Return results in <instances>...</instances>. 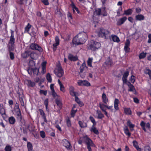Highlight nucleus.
I'll list each match as a JSON object with an SVG mask.
<instances>
[{
  "label": "nucleus",
  "mask_w": 151,
  "mask_h": 151,
  "mask_svg": "<svg viewBox=\"0 0 151 151\" xmlns=\"http://www.w3.org/2000/svg\"><path fill=\"white\" fill-rule=\"evenodd\" d=\"M87 39V35L86 33L83 32L79 33L73 39V46L76 47L84 43Z\"/></svg>",
  "instance_id": "1"
},
{
  "label": "nucleus",
  "mask_w": 151,
  "mask_h": 151,
  "mask_svg": "<svg viewBox=\"0 0 151 151\" xmlns=\"http://www.w3.org/2000/svg\"><path fill=\"white\" fill-rule=\"evenodd\" d=\"M101 43L93 40H91L89 42L88 49L92 51H95L101 47Z\"/></svg>",
  "instance_id": "2"
},
{
  "label": "nucleus",
  "mask_w": 151,
  "mask_h": 151,
  "mask_svg": "<svg viewBox=\"0 0 151 151\" xmlns=\"http://www.w3.org/2000/svg\"><path fill=\"white\" fill-rule=\"evenodd\" d=\"M110 33V31L108 30L101 28L98 32V35L100 37L107 39V36L109 35Z\"/></svg>",
  "instance_id": "3"
},
{
  "label": "nucleus",
  "mask_w": 151,
  "mask_h": 151,
  "mask_svg": "<svg viewBox=\"0 0 151 151\" xmlns=\"http://www.w3.org/2000/svg\"><path fill=\"white\" fill-rule=\"evenodd\" d=\"M83 138L85 139V143L87 145V148L88 151H92L91 147H95V144L91 139L87 136L84 137Z\"/></svg>",
  "instance_id": "4"
},
{
  "label": "nucleus",
  "mask_w": 151,
  "mask_h": 151,
  "mask_svg": "<svg viewBox=\"0 0 151 151\" xmlns=\"http://www.w3.org/2000/svg\"><path fill=\"white\" fill-rule=\"evenodd\" d=\"M57 71L55 72L56 76L59 78H60L63 76L64 74V71L60 64L58 65L57 66Z\"/></svg>",
  "instance_id": "5"
},
{
  "label": "nucleus",
  "mask_w": 151,
  "mask_h": 151,
  "mask_svg": "<svg viewBox=\"0 0 151 151\" xmlns=\"http://www.w3.org/2000/svg\"><path fill=\"white\" fill-rule=\"evenodd\" d=\"M30 48L31 49L33 50H37L40 52L42 51V49L39 45L37 44L32 43L31 44Z\"/></svg>",
  "instance_id": "6"
},
{
  "label": "nucleus",
  "mask_w": 151,
  "mask_h": 151,
  "mask_svg": "<svg viewBox=\"0 0 151 151\" xmlns=\"http://www.w3.org/2000/svg\"><path fill=\"white\" fill-rule=\"evenodd\" d=\"M78 84L79 86H91V84L88 81L86 80H79L78 81Z\"/></svg>",
  "instance_id": "7"
},
{
  "label": "nucleus",
  "mask_w": 151,
  "mask_h": 151,
  "mask_svg": "<svg viewBox=\"0 0 151 151\" xmlns=\"http://www.w3.org/2000/svg\"><path fill=\"white\" fill-rule=\"evenodd\" d=\"M63 145L68 149L70 150L72 148V146L70 141L66 139H64L62 140Z\"/></svg>",
  "instance_id": "8"
},
{
  "label": "nucleus",
  "mask_w": 151,
  "mask_h": 151,
  "mask_svg": "<svg viewBox=\"0 0 151 151\" xmlns=\"http://www.w3.org/2000/svg\"><path fill=\"white\" fill-rule=\"evenodd\" d=\"M140 125L141 126L142 129L145 132H146V130L145 128V126L147 128L150 129V124L149 123H147L146 124L145 122L143 121H142L140 123Z\"/></svg>",
  "instance_id": "9"
},
{
  "label": "nucleus",
  "mask_w": 151,
  "mask_h": 151,
  "mask_svg": "<svg viewBox=\"0 0 151 151\" xmlns=\"http://www.w3.org/2000/svg\"><path fill=\"white\" fill-rule=\"evenodd\" d=\"M69 93L70 95L72 96H77L78 93L74 91V88L73 86H70L69 88Z\"/></svg>",
  "instance_id": "10"
},
{
  "label": "nucleus",
  "mask_w": 151,
  "mask_h": 151,
  "mask_svg": "<svg viewBox=\"0 0 151 151\" xmlns=\"http://www.w3.org/2000/svg\"><path fill=\"white\" fill-rule=\"evenodd\" d=\"M68 59L71 61H75L78 60V56L76 55L75 56L71 54H69L68 56Z\"/></svg>",
  "instance_id": "11"
},
{
  "label": "nucleus",
  "mask_w": 151,
  "mask_h": 151,
  "mask_svg": "<svg viewBox=\"0 0 151 151\" xmlns=\"http://www.w3.org/2000/svg\"><path fill=\"white\" fill-rule=\"evenodd\" d=\"M11 35L9 42V44H14L15 40L14 35V31L12 30H11Z\"/></svg>",
  "instance_id": "12"
},
{
  "label": "nucleus",
  "mask_w": 151,
  "mask_h": 151,
  "mask_svg": "<svg viewBox=\"0 0 151 151\" xmlns=\"http://www.w3.org/2000/svg\"><path fill=\"white\" fill-rule=\"evenodd\" d=\"M55 101L56 104L58 106V109H59V111L62 108L63 104L62 101L60 99H55Z\"/></svg>",
  "instance_id": "13"
},
{
  "label": "nucleus",
  "mask_w": 151,
  "mask_h": 151,
  "mask_svg": "<svg viewBox=\"0 0 151 151\" xmlns=\"http://www.w3.org/2000/svg\"><path fill=\"white\" fill-rule=\"evenodd\" d=\"M129 75V72L128 71H125L123 75L122 78V80L123 83H126L127 81V77Z\"/></svg>",
  "instance_id": "14"
},
{
  "label": "nucleus",
  "mask_w": 151,
  "mask_h": 151,
  "mask_svg": "<svg viewBox=\"0 0 151 151\" xmlns=\"http://www.w3.org/2000/svg\"><path fill=\"white\" fill-rule=\"evenodd\" d=\"M127 19L126 17H123L119 19L117 21L116 24L117 26H120L123 24Z\"/></svg>",
  "instance_id": "15"
},
{
  "label": "nucleus",
  "mask_w": 151,
  "mask_h": 151,
  "mask_svg": "<svg viewBox=\"0 0 151 151\" xmlns=\"http://www.w3.org/2000/svg\"><path fill=\"white\" fill-rule=\"evenodd\" d=\"M132 143L134 147L138 151H142V149L139 147L138 143L136 140H133L132 142Z\"/></svg>",
  "instance_id": "16"
},
{
  "label": "nucleus",
  "mask_w": 151,
  "mask_h": 151,
  "mask_svg": "<svg viewBox=\"0 0 151 151\" xmlns=\"http://www.w3.org/2000/svg\"><path fill=\"white\" fill-rule=\"evenodd\" d=\"M101 97L103 102L104 104H107L109 101V99L104 92L102 94Z\"/></svg>",
  "instance_id": "17"
},
{
  "label": "nucleus",
  "mask_w": 151,
  "mask_h": 151,
  "mask_svg": "<svg viewBox=\"0 0 151 151\" xmlns=\"http://www.w3.org/2000/svg\"><path fill=\"white\" fill-rule=\"evenodd\" d=\"M144 16L142 14H138L135 16V19L136 21H141L145 19Z\"/></svg>",
  "instance_id": "18"
},
{
  "label": "nucleus",
  "mask_w": 151,
  "mask_h": 151,
  "mask_svg": "<svg viewBox=\"0 0 151 151\" xmlns=\"http://www.w3.org/2000/svg\"><path fill=\"white\" fill-rule=\"evenodd\" d=\"M127 85L129 88V89L128 90L129 91L131 92H136V90L134 86L131 84L130 82H128V83Z\"/></svg>",
  "instance_id": "19"
},
{
  "label": "nucleus",
  "mask_w": 151,
  "mask_h": 151,
  "mask_svg": "<svg viewBox=\"0 0 151 151\" xmlns=\"http://www.w3.org/2000/svg\"><path fill=\"white\" fill-rule=\"evenodd\" d=\"M87 69H88V67L86 66L85 62L84 61L80 67V73H82L84 70H86Z\"/></svg>",
  "instance_id": "20"
},
{
  "label": "nucleus",
  "mask_w": 151,
  "mask_h": 151,
  "mask_svg": "<svg viewBox=\"0 0 151 151\" xmlns=\"http://www.w3.org/2000/svg\"><path fill=\"white\" fill-rule=\"evenodd\" d=\"M119 103V100L117 99H115L114 101V108L116 110H119V107H118V104Z\"/></svg>",
  "instance_id": "21"
},
{
  "label": "nucleus",
  "mask_w": 151,
  "mask_h": 151,
  "mask_svg": "<svg viewBox=\"0 0 151 151\" xmlns=\"http://www.w3.org/2000/svg\"><path fill=\"white\" fill-rule=\"evenodd\" d=\"M97 114L98 115L97 118L98 119H101L104 117V115L102 113L101 111L97 110L96 111Z\"/></svg>",
  "instance_id": "22"
},
{
  "label": "nucleus",
  "mask_w": 151,
  "mask_h": 151,
  "mask_svg": "<svg viewBox=\"0 0 151 151\" xmlns=\"http://www.w3.org/2000/svg\"><path fill=\"white\" fill-rule=\"evenodd\" d=\"M0 114L4 119L6 117V115L4 108L0 109Z\"/></svg>",
  "instance_id": "23"
},
{
  "label": "nucleus",
  "mask_w": 151,
  "mask_h": 151,
  "mask_svg": "<svg viewBox=\"0 0 151 151\" xmlns=\"http://www.w3.org/2000/svg\"><path fill=\"white\" fill-rule=\"evenodd\" d=\"M35 128L34 126L32 123H30L28 125L27 128L30 132L34 131Z\"/></svg>",
  "instance_id": "24"
},
{
  "label": "nucleus",
  "mask_w": 151,
  "mask_h": 151,
  "mask_svg": "<svg viewBox=\"0 0 151 151\" xmlns=\"http://www.w3.org/2000/svg\"><path fill=\"white\" fill-rule=\"evenodd\" d=\"M112 40L114 42H119L120 41L119 39L117 36L112 35L111 36Z\"/></svg>",
  "instance_id": "25"
},
{
  "label": "nucleus",
  "mask_w": 151,
  "mask_h": 151,
  "mask_svg": "<svg viewBox=\"0 0 151 151\" xmlns=\"http://www.w3.org/2000/svg\"><path fill=\"white\" fill-rule=\"evenodd\" d=\"M124 113L126 115H131L132 112L130 108H125L124 109Z\"/></svg>",
  "instance_id": "26"
},
{
  "label": "nucleus",
  "mask_w": 151,
  "mask_h": 151,
  "mask_svg": "<svg viewBox=\"0 0 151 151\" xmlns=\"http://www.w3.org/2000/svg\"><path fill=\"white\" fill-rule=\"evenodd\" d=\"M95 126H96L92 125L90 131L91 132H93L94 134L98 135L99 134V132L98 130L97 129Z\"/></svg>",
  "instance_id": "27"
},
{
  "label": "nucleus",
  "mask_w": 151,
  "mask_h": 151,
  "mask_svg": "<svg viewBox=\"0 0 151 151\" xmlns=\"http://www.w3.org/2000/svg\"><path fill=\"white\" fill-rule=\"evenodd\" d=\"M46 62H42L41 64L42 68V73L43 74L45 73L46 72Z\"/></svg>",
  "instance_id": "28"
},
{
  "label": "nucleus",
  "mask_w": 151,
  "mask_h": 151,
  "mask_svg": "<svg viewBox=\"0 0 151 151\" xmlns=\"http://www.w3.org/2000/svg\"><path fill=\"white\" fill-rule=\"evenodd\" d=\"M8 121L10 124H14L16 122V119L13 116H11L8 119Z\"/></svg>",
  "instance_id": "29"
},
{
  "label": "nucleus",
  "mask_w": 151,
  "mask_h": 151,
  "mask_svg": "<svg viewBox=\"0 0 151 151\" xmlns=\"http://www.w3.org/2000/svg\"><path fill=\"white\" fill-rule=\"evenodd\" d=\"M105 63L107 65H111L113 64L112 60V59H110V57H109Z\"/></svg>",
  "instance_id": "30"
},
{
  "label": "nucleus",
  "mask_w": 151,
  "mask_h": 151,
  "mask_svg": "<svg viewBox=\"0 0 151 151\" xmlns=\"http://www.w3.org/2000/svg\"><path fill=\"white\" fill-rule=\"evenodd\" d=\"M7 47L9 52L13 51L14 49V44L9 43Z\"/></svg>",
  "instance_id": "31"
},
{
  "label": "nucleus",
  "mask_w": 151,
  "mask_h": 151,
  "mask_svg": "<svg viewBox=\"0 0 151 151\" xmlns=\"http://www.w3.org/2000/svg\"><path fill=\"white\" fill-rule=\"evenodd\" d=\"M132 12L133 11L132 9H129L127 10H124L123 15H130L132 14Z\"/></svg>",
  "instance_id": "32"
},
{
  "label": "nucleus",
  "mask_w": 151,
  "mask_h": 151,
  "mask_svg": "<svg viewBox=\"0 0 151 151\" xmlns=\"http://www.w3.org/2000/svg\"><path fill=\"white\" fill-rule=\"evenodd\" d=\"M32 25H31L29 23H28L27 25L24 28V33L27 32L29 33V30Z\"/></svg>",
  "instance_id": "33"
},
{
  "label": "nucleus",
  "mask_w": 151,
  "mask_h": 151,
  "mask_svg": "<svg viewBox=\"0 0 151 151\" xmlns=\"http://www.w3.org/2000/svg\"><path fill=\"white\" fill-rule=\"evenodd\" d=\"M78 123L80 126L81 128H84L87 127V125L86 123L83 122L81 121H79Z\"/></svg>",
  "instance_id": "34"
},
{
  "label": "nucleus",
  "mask_w": 151,
  "mask_h": 151,
  "mask_svg": "<svg viewBox=\"0 0 151 151\" xmlns=\"http://www.w3.org/2000/svg\"><path fill=\"white\" fill-rule=\"evenodd\" d=\"M27 147L28 151H32L33 150V146L32 144L30 142L27 143Z\"/></svg>",
  "instance_id": "35"
},
{
  "label": "nucleus",
  "mask_w": 151,
  "mask_h": 151,
  "mask_svg": "<svg viewBox=\"0 0 151 151\" xmlns=\"http://www.w3.org/2000/svg\"><path fill=\"white\" fill-rule=\"evenodd\" d=\"M66 124L67 127L68 128H70L71 126V120L70 118L68 117L66 119Z\"/></svg>",
  "instance_id": "36"
},
{
  "label": "nucleus",
  "mask_w": 151,
  "mask_h": 151,
  "mask_svg": "<svg viewBox=\"0 0 151 151\" xmlns=\"http://www.w3.org/2000/svg\"><path fill=\"white\" fill-rule=\"evenodd\" d=\"M30 54V51H27L22 54V57L24 58H25L28 57L29 56Z\"/></svg>",
  "instance_id": "37"
},
{
  "label": "nucleus",
  "mask_w": 151,
  "mask_h": 151,
  "mask_svg": "<svg viewBox=\"0 0 151 151\" xmlns=\"http://www.w3.org/2000/svg\"><path fill=\"white\" fill-rule=\"evenodd\" d=\"M127 124L128 126L129 127L130 129L131 128H133L135 126L134 125L132 124L130 120H128L127 121ZM133 130V129H131V131L132 130Z\"/></svg>",
  "instance_id": "38"
},
{
  "label": "nucleus",
  "mask_w": 151,
  "mask_h": 151,
  "mask_svg": "<svg viewBox=\"0 0 151 151\" xmlns=\"http://www.w3.org/2000/svg\"><path fill=\"white\" fill-rule=\"evenodd\" d=\"M146 55L147 53L146 52H142L139 54V58L140 59H144L146 57Z\"/></svg>",
  "instance_id": "39"
},
{
  "label": "nucleus",
  "mask_w": 151,
  "mask_h": 151,
  "mask_svg": "<svg viewBox=\"0 0 151 151\" xmlns=\"http://www.w3.org/2000/svg\"><path fill=\"white\" fill-rule=\"evenodd\" d=\"M46 79L47 81L50 83H51L52 81L51 76L50 73H48L47 74Z\"/></svg>",
  "instance_id": "40"
},
{
  "label": "nucleus",
  "mask_w": 151,
  "mask_h": 151,
  "mask_svg": "<svg viewBox=\"0 0 151 151\" xmlns=\"http://www.w3.org/2000/svg\"><path fill=\"white\" fill-rule=\"evenodd\" d=\"M36 56L37 55L36 53H34L33 52H31L30 51V54H29V56L32 59L35 60V56Z\"/></svg>",
  "instance_id": "41"
},
{
  "label": "nucleus",
  "mask_w": 151,
  "mask_h": 151,
  "mask_svg": "<svg viewBox=\"0 0 151 151\" xmlns=\"http://www.w3.org/2000/svg\"><path fill=\"white\" fill-rule=\"evenodd\" d=\"M77 109H71L70 112V116L71 117H74L75 115L76 112L77 111Z\"/></svg>",
  "instance_id": "42"
},
{
  "label": "nucleus",
  "mask_w": 151,
  "mask_h": 151,
  "mask_svg": "<svg viewBox=\"0 0 151 151\" xmlns=\"http://www.w3.org/2000/svg\"><path fill=\"white\" fill-rule=\"evenodd\" d=\"M93 60L92 58H89L87 61L88 65L91 67H92V62Z\"/></svg>",
  "instance_id": "43"
},
{
  "label": "nucleus",
  "mask_w": 151,
  "mask_h": 151,
  "mask_svg": "<svg viewBox=\"0 0 151 151\" xmlns=\"http://www.w3.org/2000/svg\"><path fill=\"white\" fill-rule=\"evenodd\" d=\"M124 131L126 135L128 136V137H130L131 135V133L129 132L128 129L127 127L124 129Z\"/></svg>",
  "instance_id": "44"
},
{
  "label": "nucleus",
  "mask_w": 151,
  "mask_h": 151,
  "mask_svg": "<svg viewBox=\"0 0 151 151\" xmlns=\"http://www.w3.org/2000/svg\"><path fill=\"white\" fill-rule=\"evenodd\" d=\"M101 9L98 8L96 9L94 13L97 15H100L101 14Z\"/></svg>",
  "instance_id": "45"
},
{
  "label": "nucleus",
  "mask_w": 151,
  "mask_h": 151,
  "mask_svg": "<svg viewBox=\"0 0 151 151\" xmlns=\"http://www.w3.org/2000/svg\"><path fill=\"white\" fill-rule=\"evenodd\" d=\"M39 72V68H35L33 69V73L34 75H37Z\"/></svg>",
  "instance_id": "46"
},
{
  "label": "nucleus",
  "mask_w": 151,
  "mask_h": 151,
  "mask_svg": "<svg viewBox=\"0 0 151 151\" xmlns=\"http://www.w3.org/2000/svg\"><path fill=\"white\" fill-rule=\"evenodd\" d=\"M27 82L28 83V85L29 86L33 87L35 85V83L34 82H32L30 80H28Z\"/></svg>",
  "instance_id": "47"
},
{
  "label": "nucleus",
  "mask_w": 151,
  "mask_h": 151,
  "mask_svg": "<svg viewBox=\"0 0 151 151\" xmlns=\"http://www.w3.org/2000/svg\"><path fill=\"white\" fill-rule=\"evenodd\" d=\"M89 119L91 121L93 124V125H92L96 126V123L94 118L93 116H90L89 117Z\"/></svg>",
  "instance_id": "48"
},
{
  "label": "nucleus",
  "mask_w": 151,
  "mask_h": 151,
  "mask_svg": "<svg viewBox=\"0 0 151 151\" xmlns=\"http://www.w3.org/2000/svg\"><path fill=\"white\" fill-rule=\"evenodd\" d=\"M71 3L70 4V6L72 8V9H74L76 11L78 9V8L76 7L74 3L72 0H71Z\"/></svg>",
  "instance_id": "49"
},
{
  "label": "nucleus",
  "mask_w": 151,
  "mask_h": 151,
  "mask_svg": "<svg viewBox=\"0 0 151 151\" xmlns=\"http://www.w3.org/2000/svg\"><path fill=\"white\" fill-rule=\"evenodd\" d=\"M30 67H32L35 65V63L33 60H30L28 63Z\"/></svg>",
  "instance_id": "50"
},
{
  "label": "nucleus",
  "mask_w": 151,
  "mask_h": 151,
  "mask_svg": "<svg viewBox=\"0 0 151 151\" xmlns=\"http://www.w3.org/2000/svg\"><path fill=\"white\" fill-rule=\"evenodd\" d=\"M48 99L47 98L44 101V104L45 106V108L47 110L48 109Z\"/></svg>",
  "instance_id": "51"
},
{
  "label": "nucleus",
  "mask_w": 151,
  "mask_h": 151,
  "mask_svg": "<svg viewBox=\"0 0 151 151\" xmlns=\"http://www.w3.org/2000/svg\"><path fill=\"white\" fill-rule=\"evenodd\" d=\"M38 110L40 112V115L42 116V117L46 116L45 114L42 109H39Z\"/></svg>",
  "instance_id": "52"
},
{
  "label": "nucleus",
  "mask_w": 151,
  "mask_h": 151,
  "mask_svg": "<svg viewBox=\"0 0 151 151\" xmlns=\"http://www.w3.org/2000/svg\"><path fill=\"white\" fill-rule=\"evenodd\" d=\"M135 76L132 75L130 78L129 80L131 83H134L135 81Z\"/></svg>",
  "instance_id": "53"
},
{
  "label": "nucleus",
  "mask_w": 151,
  "mask_h": 151,
  "mask_svg": "<svg viewBox=\"0 0 151 151\" xmlns=\"http://www.w3.org/2000/svg\"><path fill=\"white\" fill-rule=\"evenodd\" d=\"M40 134L41 137L42 138H44L45 137V132L43 131H40Z\"/></svg>",
  "instance_id": "54"
},
{
  "label": "nucleus",
  "mask_w": 151,
  "mask_h": 151,
  "mask_svg": "<svg viewBox=\"0 0 151 151\" xmlns=\"http://www.w3.org/2000/svg\"><path fill=\"white\" fill-rule=\"evenodd\" d=\"M24 97L20 98L19 99V100L20 102L21 105L22 106H24V104L23 100Z\"/></svg>",
  "instance_id": "55"
},
{
  "label": "nucleus",
  "mask_w": 151,
  "mask_h": 151,
  "mask_svg": "<svg viewBox=\"0 0 151 151\" xmlns=\"http://www.w3.org/2000/svg\"><path fill=\"white\" fill-rule=\"evenodd\" d=\"M16 117L18 120L19 121H21L22 120V116L21 113L19 114H18L17 115H16Z\"/></svg>",
  "instance_id": "56"
},
{
  "label": "nucleus",
  "mask_w": 151,
  "mask_h": 151,
  "mask_svg": "<svg viewBox=\"0 0 151 151\" xmlns=\"http://www.w3.org/2000/svg\"><path fill=\"white\" fill-rule=\"evenodd\" d=\"M41 2L45 5H49V3L48 1V0H41Z\"/></svg>",
  "instance_id": "57"
},
{
  "label": "nucleus",
  "mask_w": 151,
  "mask_h": 151,
  "mask_svg": "<svg viewBox=\"0 0 151 151\" xmlns=\"http://www.w3.org/2000/svg\"><path fill=\"white\" fill-rule=\"evenodd\" d=\"M124 50L126 53H127L130 52V48L129 46H125L124 47Z\"/></svg>",
  "instance_id": "58"
},
{
  "label": "nucleus",
  "mask_w": 151,
  "mask_h": 151,
  "mask_svg": "<svg viewBox=\"0 0 151 151\" xmlns=\"http://www.w3.org/2000/svg\"><path fill=\"white\" fill-rule=\"evenodd\" d=\"M9 56L11 60H13L14 58V53L11 52H9Z\"/></svg>",
  "instance_id": "59"
},
{
  "label": "nucleus",
  "mask_w": 151,
  "mask_h": 151,
  "mask_svg": "<svg viewBox=\"0 0 151 151\" xmlns=\"http://www.w3.org/2000/svg\"><path fill=\"white\" fill-rule=\"evenodd\" d=\"M99 107L103 111L105 110L104 109V107H105V106H106L105 105H104V104H101V103H100L99 104Z\"/></svg>",
  "instance_id": "60"
},
{
  "label": "nucleus",
  "mask_w": 151,
  "mask_h": 151,
  "mask_svg": "<svg viewBox=\"0 0 151 151\" xmlns=\"http://www.w3.org/2000/svg\"><path fill=\"white\" fill-rule=\"evenodd\" d=\"M40 94H43L44 95L46 96L47 93V91L46 90L44 91L43 90H40Z\"/></svg>",
  "instance_id": "61"
},
{
  "label": "nucleus",
  "mask_w": 151,
  "mask_h": 151,
  "mask_svg": "<svg viewBox=\"0 0 151 151\" xmlns=\"http://www.w3.org/2000/svg\"><path fill=\"white\" fill-rule=\"evenodd\" d=\"M144 151H151V148L149 146H147L144 147Z\"/></svg>",
  "instance_id": "62"
},
{
  "label": "nucleus",
  "mask_w": 151,
  "mask_h": 151,
  "mask_svg": "<svg viewBox=\"0 0 151 151\" xmlns=\"http://www.w3.org/2000/svg\"><path fill=\"white\" fill-rule=\"evenodd\" d=\"M5 151H11L12 150L11 147L10 146H6L5 148Z\"/></svg>",
  "instance_id": "63"
},
{
  "label": "nucleus",
  "mask_w": 151,
  "mask_h": 151,
  "mask_svg": "<svg viewBox=\"0 0 151 151\" xmlns=\"http://www.w3.org/2000/svg\"><path fill=\"white\" fill-rule=\"evenodd\" d=\"M55 43L57 44H59L60 43V39L59 37L58 36H56L55 38Z\"/></svg>",
  "instance_id": "64"
}]
</instances>
